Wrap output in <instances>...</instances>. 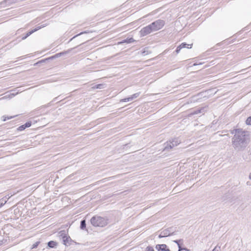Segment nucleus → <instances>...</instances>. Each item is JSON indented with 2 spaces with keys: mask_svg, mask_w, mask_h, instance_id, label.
<instances>
[{
  "mask_svg": "<svg viewBox=\"0 0 251 251\" xmlns=\"http://www.w3.org/2000/svg\"><path fill=\"white\" fill-rule=\"evenodd\" d=\"M234 135L232 139V145L235 150H243L247 146L249 138L248 132L241 129L234 130Z\"/></svg>",
  "mask_w": 251,
  "mask_h": 251,
  "instance_id": "f257e3e1",
  "label": "nucleus"
},
{
  "mask_svg": "<svg viewBox=\"0 0 251 251\" xmlns=\"http://www.w3.org/2000/svg\"><path fill=\"white\" fill-rule=\"evenodd\" d=\"M90 222L91 224L96 227H103L108 224V219L106 218L97 215L93 216Z\"/></svg>",
  "mask_w": 251,
  "mask_h": 251,
  "instance_id": "f03ea898",
  "label": "nucleus"
},
{
  "mask_svg": "<svg viewBox=\"0 0 251 251\" xmlns=\"http://www.w3.org/2000/svg\"><path fill=\"white\" fill-rule=\"evenodd\" d=\"M165 25V22L163 20L159 19L150 24L151 27L153 31H155L161 29Z\"/></svg>",
  "mask_w": 251,
  "mask_h": 251,
  "instance_id": "7ed1b4c3",
  "label": "nucleus"
},
{
  "mask_svg": "<svg viewBox=\"0 0 251 251\" xmlns=\"http://www.w3.org/2000/svg\"><path fill=\"white\" fill-rule=\"evenodd\" d=\"M153 31L152 28L151 27L150 25H149L141 29L140 31V36L141 37H144Z\"/></svg>",
  "mask_w": 251,
  "mask_h": 251,
  "instance_id": "20e7f679",
  "label": "nucleus"
},
{
  "mask_svg": "<svg viewBox=\"0 0 251 251\" xmlns=\"http://www.w3.org/2000/svg\"><path fill=\"white\" fill-rule=\"evenodd\" d=\"M47 25V24H43V25H41L40 26H37L36 28H35L34 29L32 30H31L29 32H28L26 35L24 36H23L22 38V40H25V39L27 37H28L29 35H30L31 34H32L33 33H34V32L37 31L38 30L41 29V28L42 27H44L45 26H46Z\"/></svg>",
  "mask_w": 251,
  "mask_h": 251,
  "instance_id": "39448f33",
  "label": "nucleus"
},
{
  "mask_svg": "<svg viewBox=\"0 0 251 251\" xmlns=\"http://www.w3.org/2000/svg\"><path fill=\"white\" fill-rule=\"evenodd\" d=\"M157 251H171L166 244H157L155 246Z\"/></svg>",
  "mask_w": 251,
  "mask_h": 251,
  "instance_id": "423d86ee",
  "label": "nucleus"
},
{
  "mask_svg": "<svg viewBox=\"0 0 251 251\" xmlns=\"http://www.w3.org/2000/svg\"><path fill=\"white\" fill-rule=\"evenodd\" d=\"M162 235H164L165 237H167L173 235L174 233V231L173 230L172 228H168L167 229H165L162 231Z\"/></svg>",
  "mask_w": 251,
  "mask_h": 251,
  "instance_id": "0eeeda50",
  "label": "nucleus"
},
{
  "mask_svg": "<svg viewBox=\"0 0 251 251\" xmlns=\"http://www.w3.org/2000/svg\"><path fill=\"white\" fill-rule=\"evenodd\" d=\"M164 151H169V150L172 149L175 146V145L173 144V142H172L171 141L167 142L164 144Z\"/></svg>",
  "mask_w": 251,
  "mask_h": 251,
  "instance_id": "6e6552de",
  "label": "nucleus"
},
{
  "mask_svg": "<svg viewBox=\"0 0 251 251\" xmlns=\"http://www.w3.org/2000/svg\"><path fill=\"white\" fill-rule=\"evenodd\" d=\"M206 111L205 107H201L200 109H198L194 110L191 113V115H196L200 113H202L203 114Z\"/></svg>",
  "mask_w": 251,
  "mask_h": 251,
  "instance_id": "1a4fd4ad",
  "label": "nucleus"
},
{
  "mask_svg": "<svg viewBox=\"0 0 251 251\" xmlns=\"http://www.w3.org/2000/svg\"><path fill=\"white\" fill-rule=\"evenodd\" d=\"M139 95H140V93H137L134 94L133 95H132L131 96V97L127 98H125V99L122 100V101H123L124 102L131 101V100H133L134 99L137 98L139 96Z\"/></svg>",
  "mask_w": 251,
  "mask_h": 251,
  "instance_id": "9d476101",
  "label": "nucleus"
},
{
  "mask_svg": "<svg viewBox=\"0 0 251 251\" xmlns=\"http://www.w3.org/2000/svg\"><path fill=\"white\" fill-rule=\"evenodd\" d=\"M72 241V239H71L70 236H68V235L66 236L62 240V242L64 245L66 246L69 245L70 244V242Z\"/></svg>",
  "mask_w": 251,
  "mask_h": 251,
  "instance_id": "9b49d317",
  "label": "nucleus"
},
{
  "mask_svg": "<svg viewBox=\"0 0 251 251\" xmlns=\"http://www.w3.org/2000/svg\"><path fill=\"white\" fill-rule=\"evenodd\" d=\"M106 87V85L105 84H99L97 85H95L92 87V89H104Z\"/></svg>",
  "mask_w": 251,
  "mask_h": 251,
  "instance_id": "f8f14e48",
  "label": "nucleus"
},
{
  "mask_svg": "<svg viewBox=\"0 0 251 251\" xmlns=\"http://www.w3.org/2000/svg\"><path fill=\"white\" fill-rule=\"evenodd\" d=\"M68 235L65 230H61L58 233V237L60 239L63 240Z\"/></svg>",
  "mask_w": 251,
  "mask_h": 251,
  "instance_id": "ddd939ff",
  "label": "nucleus"
},
{
  "mask_svg": "<svg viewBox=\"0 0 251 251\" xmlns=\"http://www.w3.org/2000/svg\"><path fill=\"white\" fill-rule=\"evenodd\" d=\"M135 41L133 38H127L126 39L124 40L121 43H131Z\"/></svg>",
  "mask_w": 251,
  "mask_h": 251,
  "instance_id": "4468645a",
  "label": "nucleus"
},
{
  "mask_svg": "<svg viewBox=\"0 0 251 251\" xmlns=\"http://www.w3.org/2000/svg\"><path fill=\"white\" fill-rule=\"evenodd\" d=\"M69 51H70V50H68L67 51H65V52H60V53H57V54H55L54 56H52L51 58H56V57H59L61 56L63 54H66L67 53L69 52Z\"/></svg>",
  "mask_w": 251,
  "mask_h": 251,
  "instance_id": "2eb2a0df",
  "label": "nucleus"
},
{
  "mask_svg": "<svg viewBox=\"0 0 251 251\" xmlns=\"http://www.w3.org/2000/svg\"><path fill=\"white\" fill-rule=\"evenodd\" d=\"M56 245H57L56 242L53 241H50L48 243V246L50 248H54L56 246Z\"/></svg>",
  "mask_w": 251,
  "mask_h": 251,
  "instance_id": "dca6fc26",
  "label": "nucleus"
},
{
  "mask_svg": "<svg viewBox=\"0 0 251 251\" xmlns=\"http://www.w3.org/2000/svg\"><path fill=\"white\" fill-rule=\"evenodd\" d=\"M179 46H180V47H181L182 49L184 48L189 49L191 48L192 45H189L186 44V43H182Z\"/></svg>",
  "mask_w": 251,
  "mask_h": 251,
  "instance_id": "f3484780",
  "label": "nucleus"
},
{
  "mask_svg": "<svg viewBox=\"0 0 251 251\" xmlns=\"http://www.w3.org/2000/svg\"><path fill=\"white\" fill-rule=\"evenodd\" d=\"M86 221L85 220H83L80 222V228L81 229H84L86 228Z\"/></svg>",
  "mask_w": 251,
  "mask_h": 251,
  "instance_id": "a211bd4d",
  "label": "nucleus"
},
{
  "mask_svg": "<svg viewBox=\"0 0 251 251\" xmlns=\"http://www.w3.org/2000/svg\"><path fill=\"white\" fill-rule=\"evenodd\" d=\"M174 242L177 244L178 249H179V247H181V244H182L183 243V240L182 239L176 240H174Z\"/></svg>",
  "mask_w": 251,
  "mask_h": 251,
  "instance_id": "6ab92c4d",
  "label": "nucleus"
},
{
  "mask_svg": "<svg viewBox=\"0 0 251 251\" xmlns=\"http://www.w3.org/2000/svg\"><path fill=\"white\" fill-rule=\"evenodd\" d=\"M171 142H173V144L175 147L179 145L180 143V141H179L178 139H174Z\"/></svg>",
  "mask_w": 251,
  "mask_h": 251,
  "instance_id": "aec40b11",
  "label": "nucleus"
},
{
  "mask_svg": "<svg viewBox=\"0 0 251 251\" xmlns=\"http://www.w3.org/2000/svg\"><path fill=\"white\" fill-rule=\"evenodd\" d=\"M6 200H4V199H1L0 200V207L4 205L6 203Z\"/></svg>",
  "mask_w": 251,
  "mask_h": 251,
  "instance_id": "412c9836",
  "label": "nucleus"
},
{
  "mask_svg": "<svg viewBox=\"0 0 251 251\" xmlns=\"http://www.w3.org/2000/svg\"><path fill=\"white\" fill-rule=\"evenodd\" d=\"M13 117L12 116H11V117H6L5 116H2L1 117V119H2V120L3 121H5L7 119H11L13 118Z\"/></svg>",
  "mask_w": 251,
  "mask_h": 251,
  "instance_id": "4be33fe9",
  "label": "nucleus"
},
{
  "mask_svg": "<svg viewBox=\"0 0 251 251\" xmlns=\"http://www.w3.org/2000/svg\"><path fill=\"white\" fill-rule=\"evenodd\" d=\"M246 123L248 125H251V116L247 118L246 121Z\"/></svg>",
  "mask_w": 251,
  "mask_h": 251,
  "instance_id": "5701e85b",
  "label": "nucleus"
},
{
  "mask_svg": "<svg viewBox=\"0 0 251 251\" xmlns=\"http://www.w3.org/2000/svg\"><path fill=\"white\" fill-rule=\"evenodd\" d=\"M26 128V127L24 125L20 126L18 128V130H19V131H22V130H24V129H25Z\"/></svg>",
  "mask_w": 251,
  "mask_h": 251,
  "instance_id": "b1692460",
  "label": "nucleus"
},
{
  "mask_svg": "<svg viewBox=\"0 0 251 251\" xmlns=\"http://www.w3.org/2000/svg\"><path fill=\"white\" fill-rule=\"evenodd\" d=\"M146 251H154V250L152 247L151 246H148L146 248Z\"/></svg>",
  "mask_w": 251,
  "mask_h": 251,
  "instance_id": "393cba45",
  "label": "nucleus"
},
{
  "mask_svg": "<svg viewBox=\"0 0 251 251\" xmlns=\"http://www.w3.org/2000/svg\"><path fill=\"white\" fill-rule=\"evenodd\" d=\"M27 128V127H29L31 126V122H26L25 124L24 125Z\"/></svg>",
  "mask_w": 251,
  "mask_h": 251,
  "instance_id": "a878e982",
  "label": "nucleus"
},
{
  "mask_svg": "<svg viewBox=\"0 0 251 251\" xmlns=\"http://www.w3.org/2000/svg\"><path fill=\"white\" fill-rule=\"evenodd\" d=\"M189 251V250H188L186 248H182V247H181V246L179 247V248L178 249V251Z\"/></svg>",
  "mask_w": 251,
  "mask_h": 251,
  "instance_id": "bb28decb",
  "label": "nucleus"
},
{
  "mask_svg": "<svg viewBox=\"0 0 251 251\" xmlns=\"http://www.w3.org/2000/svg\"><path fill=\"white\" fill-rule=\"evenodd\" d=\"M40 242H35L33 245H32V249H34V248H36L38 247V246L39 245Z\"/></svg>",
  "mask_w": 251,
  "mask_h": 251,
  "instance_id": "cd10ccee",
  "label": "nucleus"
},
{
  "mask_svg": "<svg viewBox=\"0 0 251 251\" xmlns=\"http://www.w3.org/2000/svg\"><path fill=\"white\" fill-rule=\"evenodd\" d=\"M181 49L180 46H178L176 50V53H178Z\"/></svg>",
  "mask_w": 251,
  "mask_h": 251,
  "instance_id": "c85d7f7f",
  "label": "nucleus"
},
{
  "mask_svg": "<svg viewBox=\"0 0 251 251\" xmlns=\"http://www.w3.org/2000/svg\"><path fill=\"white\" fill-rule=\"evenodd\" d=\"M220 249V247H216L212 251H219V250Z\"/></svg>",
  "mask_w": 251,
  "mask_h": 251,
  "instance_id": "c756f323",
  "label": "nucleus"
},
{
  "mask_svg": "<svg viewBox=\"0 0 251 251\" xmlns=\"http://www.w3.org/2000/svg\"><path fill=\"white\" fill-rule=\"evenodd\" d=\"M165 237V236H164V235H162V232L161 231V233H160V234H159V235L158 236V237H159V238H162V237Z\"/></svg>",
  "mask_w": 251,
  "mask_h": 251,
  "instance_id": "7c9ffc66",
  "label": "nucleus"
},
{
  "mask_svg": "<svg viewBox=\"0 0 251 251\" xmlns=\"http://www.w3.org/2000/svg\"><path fill=\"white\" fill-rule=\"evenodd\" d=\"M247 185L251 186V182L250 181H247L246 183Z\"/></svg>",
  "mask_w": 251,
  "mask_h": 251,
  "instance_id": "2f4dec72",
  "label": "nucleus"
},
{
  "mask_svg": "<svg viewBox=\"0 0 251 251\" xmlns=\"http://www.w3.org/2000/svg\"><path fill=\"white\" fill-rule=\"evenodd\" d=\"M57 99V97H56V98H54L53 100V101H55Z\"/></svg>",
  "mask_w": 251,
  "mask_h": 251,
  "instance_id": "473e14b6",
  "label": "nucleus"
},
{
  "mask_svg": "<svg viewBox=\"0 0 251 251\" xmlns=\"http://www.w3.org/2000/svg\"><path fill=\"white\" fill-rule=\"evenodd\" d=\"M249 178L251 180V173L250 174Z\"/></svg>",
  "mask_w": 251,
  "mask_h": 251,
  "instance_id": "72a5a7b5",
  "label": "nucleus"
},
{
  "mask_svg": "<svg viewBox=\"0 0 251 251\" xmlns=\"http://www.w3.org/2000/svg\"><path fill=\"white\" fill-rule=\"evenodd\" d=\"M2 244V241H0V246H1Z\"/></svg>",
  "mask_w": 251,
  "mask_h": 251,
  "instance_id": "f704fd0d",
  "label": "nucleus"
},
{
  "mask_svg": "<svg viewBox=\"0 0 251 251\" xmlns=\"http://www.w3.org/2000/svg\"><path fill=\"white\" fill-rule=\"evenodd\" d=\"M83 32H81L80 34H79L77 35V36H78V35H80V34H83Z\"/></svg>",
  "mask_w": 251,
  "mask_h": 251,
  "instance_id": "c9c22d12",
  "label": "nucleus"
}]
</instances>
